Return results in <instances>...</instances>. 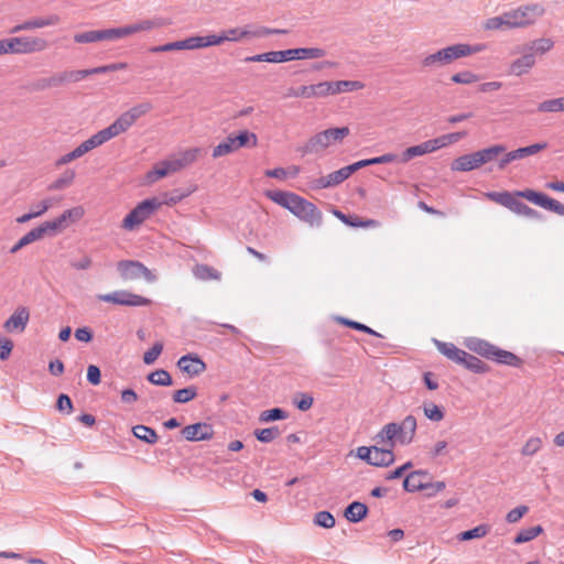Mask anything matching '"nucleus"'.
Wrapping results in <instances>:
<instances>
[{"label":"nucleus","instance_id":"obj_25","mask_svg":"<svg viewBox=\"0 0 564 564\" xmlns=\"http://www.w3.org/2000/svg\"><path fill=\"white\" fill-rule=\"evenodd\" d=\"M84 215V210L82 207H74L65 210L61 216L55 218L54 220L45 221L46 227L51 230V236H54L58 230H61L67 219L77 220L82 218Z\"/></svg>","mask_w":564,"mask_h":564},{"label":"nucleus","instance_id":"obj_18","mask_svg":"<svg viewBox=\"0 0 564 564\" xmlns=\"http://www.w3.org/2000/svg\"><path fill=\"white\" fill-rule=\"evenodd\" d=\"M177 367L189 377H196L203 373L207 368L206 364L194 354L182 356L177 361Z\"/></svg>","mask_w":564,"mask_h":564},{"label":"nucleus","instance_id":"obj_1","mask_svg":"<svg viewBox=\"0 0 564 564\" xmlns=\"http://www.w3.org/2000/svg\"><path fill=\"white\" fill-rule=\"evenodd\" d=\"M544 12V7L539 3L520 6L517 9L503 12L501 15L487 19L484 22V29L496 31L527 28L534 24Z\"/></svg>","mask_w":564,"mask_h":564},{"label":"nucleus","instance_id":"obj_28","mask_svg":"<svg viewBox=\"0 0 564 564\" xmlns=\"http://www.w3.org/2000/svg\"><path fill=\"white\" fill-rule=\"evenodd\" d=\"M459 365L474 373H486L489 371L487 364L467 351H465V356L462 357Z\"/></svg>","mask_w":564,"mask_h":564},{"label":"nucleus","instance_id":"obj_39","mask_svg":"<svg viewBox=\"0 0 564 564\" xmlns=\"http://www.w3.org/2000/svg\"><path fill=\"white\" fill-rule=\"evenodd\" d=\"M148 380L155 386L169 387L173 383L171 375L164 369H156L148 375Z\"/></svg>","mask_w":564,"mask_h":564},{"label":"nucleus","instance_id":"obj_33","mask_svg":"<svg viewBox=\"0 0 564 564\" xmlns=\"http://www.w3.org/2000/svg\"><path fill=\"white\" fill-rule=\"evenodd\" d=\"M397 423L386 424L381 431L375 436L377 443H389L391 447L397 443Z\"/></svg>","mask_w":564,"mask_h":564},{"label":"nucleus","instance_id":"obj_51","mask_svg":"<svg viewBox=\"0 0 564 564\" xmlns=\"http://www.w3.org/2000/svg\"><path fill=\"white\" fill-rule=\"evenodd\" d=\"M451 80L455 84L469 85V84L478 82L479 77H478V75L474 74L470 70H464V72L454 74L451 77Z\"/></svg>","mask_w":564,"mask_h":564},{"label":"nucleus","instance_id":"obj_35","mask_svg":"<svg viewBox=\"0 0 564 564\" xmlns=\"http://www.w3.org/2000/svg\"><path fill=\"white\" fill-rule=\"evenodd\" d=\"M132 433L138 440L143 441L147 444H154L158 441L155 430L145 425H135L132 429Z\"/></svg>","mask_w":564,"mask_h":564},{"label":"nucleus","instance_id":"obj_64","mask_svg":"<svg viewBox=\"0 0 564 564\" xmlns=\"http://www.w3.org/2000/svg\"><path fill=\"white\" fill-rule=\"evenodd\" d=\"M89 139L94 143V145L97 148V147L106 143L107 141L111 140L112 135H111L110 131L108 130V128H105V129L98 131L97 133L93 134Z\"/></svg>","mask_w":564,"mask_h":564},{"label":"nucleus","instance_id":"obj_54","mask_svg":"<svg viewBox=\"0 0 564 564\" xmlns=\"http://www.w3.org/2000/svg\"><path fill=\"white\" fill-rule=\"evenodd\" d=\"M542 447V440L540 437H530L522 447V455L533 456Z\"/></svg>","mask_w":564,"mask_h":564},{"label":"nucleus","instance_id":"obj_3","mask_svg":"<svg viewBox=\"0 0 564 564\" xmlns=\"http://www.w3.org/2000/svg\"><path fill=\"white\" fill-rule=\"evenodd\" d=\"M487 48L484 43L466 44L457 43L443 47L432 54L426 55L422 61L423 68H437L451 64L452 62L480 53Z\"/></svg>","mask_w":564,"mask_h":564},{"label":"nucleus","instance_id":"obj_46","mask_svg":"<svg viewBox=\"0 0 564 564\" xmlns=\"http://www.w3.org/2000/svg\"><path fill=\"white\" fill-rule=\"evenodd\" d=\"M280 435V430L278 426H271L262 430H256L254 436L259 442L262 443H270L274 438H276Z\"/></svg>","mask_w":564,"mask_h":564},{"label":"nucleus","instance_id":"obj_16","mask_svg":"<svg viewBox=\"0 0 564 564\" xmlns=\"http://www.w3.org/2000/svg\"><path fill=\"white\" fill-rule=\"evenodd\" d=\"M181 433L186 441L199 442L210 440L214 435V430L210 424L198 422L184 426Z\"/></svg>","mask_w":564,"mask_h":564},{"label":"nucleus","instance_id":"obj_23","mask_svg":"<svg viewBox=\"0 0 564 564\" xmlns=\"http://www.w3.org/2000/svg\"><path fill=\"white\" fill-rule=\"evenodd\" d=\"M522 56L514 59L510 65V73L516 76H522L535 65L533 53L527 51L524 46L520 50Z\"/></svg>","mask_w":564,"mask_h":564},{"label":"nucleus","instance_id":"obj_38","mask_svg":"<svg viewBox=\"0 0 564 564\" xmlns=\"http://www.w3.org/2000/svg\"><path fill=\"white\" fill-rule=\"evenodd\" d=\"M153 109V105L151 101L145 100L142 102H139L131 107L129 110L124 111L126 115L135 123L138 119L145 116Z\"/></svg>","mask_w":564,"mask_h":564},{"label":"nucleus","instance_id":"obj_26","mask_svg":"<svg viewBox=\"0 0 564 564\" xmlns=\"http://www.w3.org/2000/svg\"><path fill=\"white\" fill-rule=\"evenodd\" d=\"M480 166L481 163L477 151L469 154L460 155L459 158L455 159L452 163V170L459 172L473 171Z\"/></svg>","mask_w":564,"mask_h":564},{"label":"nucleus","instance_id":"obj_5","mask_svg":"<svg viewBox=\"0 0 564 564\" xmlns=\"http://www.w3.org/2000/svg\"><path fill=\"white\" fill-rule=\"evenodd\" d=\"M350 130L348 127L329 128L311 137L306 143L300 148L303 155L317 154L333 144L341 143L348 137Z\"/></svg>","mask_w":564,"mask_h":564},{"label":"nucleus","instance_id":"obj_58","mask_svg":"<svg viewBox=\"0 0 564 564\" xmlns=\"http://www.w3.org/2000/svg\"><path fill=\"white\" fill-rule=\"evenodd\" d=\"M194 273L202 280L217 279L219 273L207 264L196 265Z\"/></svg>","mask_w":564,"mask_h":564},{"label":"nucleus","instance_id":"obj_8","mask_svg":"<svg viewBox=\"0 0 564 564\" xmlns=\"http://www.w3.org/2000/svg\"><path fill=\"white\" fill-rule=\"evenodd\" d=\"M486 196L490 200L510 209L511 212H513L518 215L524 216L530 219H536V220L543 219V216L541 213L531 208L530 206H528L527 204H524L523 202H521L519 199L521 197L517 195V192H513V193H510L507 191L489 192L486 194Z\"/></svg>","mask_w":564,"mask_h":564},{"label":"nucleus","instance_id":"obj_47","mask_svg":"<svg viewBox=\"0 0 564 564\" xmlns=\"http://www.w3.org/2000/svg\"><path fill=\"white\" fill-rule=\"evenodd\" d=\"M75 178V172L72 170L65 171L57 180H55L50 186V189L58 191L70 185Z\"/></svg>","mask_w":564,"mask_h":564},{"label":"nucleus","instance_id":"obj_13","mask_svg":"<svg viewBox=\"0 0 564 564\" xmlns=\"http://www.w3.org/2000/svg\"><path fill=\"white\" fill-rule=\"evenodd\" d=\"M326 51L322 47H297L284 51H274L275 63H283L294 59H314L322 58Z\"/></svg>","mask_w":564,"mask_h":564},{"label":"nucleus","instance_id":"obj_24","mask_svg":"<svg viewBox=\"0 0 564 564\" xmlns=\"http://www.w3.org/2000/svg\"><path fill=\"white\" fill-rule=\"evenodd\" d=\"M45 235L51 236V230L46 227V224L43 223L39 227L30 230L22 238H20L18 240V242L10 249V252L17 253L19 250H21L25 246H28L36 240L42 239Z\"/></svg>","mask_w":564,"mask_h":564},{"label":"nucleus","instance_id":"obj_61","mask_svg":"<svg viewBox=\"0 0 564 564\" xmlns=\"http://www.w3.org/2000/svg\"><path fill=\"white\" fill-rule=\"evenodd\" d=\"M169 174H171V172H170L169 167H166L165 161H161V162L156 163L154 165L153 170L149 173V178L151 181H155V180L165 177Z\"/></svg>","mask_w":564,"mask_h":564},{"label":"nucleus","instance_id":"obj_31","mask_svg":"<svg viewBox=\"0 0 564 564\" xmlns=\"http://www.w3.org/2000/svg\"><path fill=\"white\" fill-rule=\"evenodd\" d=\"M437 349L441 354L447 357L449 360L459 365L462 357L465 356V350L456 347L452 343H444L436 340Z\"/></svg>","mask_w":564,"mask_h":564},{"label":"nucleus","instance_id":"obj_11","mask_svg":"<svg viewBox=\"0 0 564 564\" xmlns=\"http://www.w3.org/2000/svg\"><path fill=\"white\" fill-rule=\"evenodd\" d=\"M8 40V54H32L47 48L48 42L36 36H17Z\"/></svg>","mask_w":564,"mask_h":564},{"label":"nucleus","instance_id":"obj_41","mask_svg":"<svg viewBox=\"0 0 564 564\" xmlns=\"http://www.w3.org/2000/svg\"><path fill=\"white\" fill-rule=\"evenodd\" d=\"M489 532V527L486 524H479L470 530L464 531L458 534L459 541H470L474 539H481Z\"/></svg>","mask_w":564,"mask_h":564},{"label":"nucleus","instance_id":"obj_7","mask_svg":"<svg viewBox=\"0 0 564 564\" xmlns=\"http://www.w3.org/2000/svg\"><path fill=\"white\" fill-rule=\"evenodd\" d=\"M467 347L477 355L501 365L520 367L522 364V360L513 352L501 349L484 339L473 338L467 343Z\"/></svg>","mask_w":564,"mask_h":564},{"label":"nucleus","instance_id":"obj_29","mask_svg":"<svg viewBox=\"0 0 564 564\" xmlns=\"http://www.w3.org/2000/svg\"><path fill=\"white\" fill-rule=\"evenodd\" d=\"M368 513V507L359 501H352L345 509V517L348 521L357 523L361 521Z\"/></svg>","mask_w":564,"mask_h":564},{"label":"nucleus","instance_id":"obj_9","mask_svg":"<svg viewBox=\"0 0 564 564\" xmlns=\"http://www.w3.org/2000/svg\"><path fill=\"white\" fill-rule=\"evenodd\" d=\"M162 204L156 197L142 200L123 218L121 227L129 231L134 230L149 219Z\"/></svg>","mask_w":564,"mask_h":564},{"label":"nucleus","instance_id":"obj_55","mask_svg":"<svg viewBox=\"0 0 564 564\" xmlns=\"http://www.w3.org/2000/svg\"><path fill=\"white\" fill-rule=\"evenodd\" d=\"M313 397L308 393H297L294 397L293 403L300 411H307L313 405Z\"/></svg>","mask_w":564,"mask_h":564},{"label":"nucleus","instance_id":"obj_30","mask_svg":"<svg viewBox=\"0 0 564 564\" xmlns=\"http://www.w3.org/2000/svg\"><path fill=\"white\" fill-rule=\"evenodd\" d=\"M527 51L533 53V57L535 58V55H543L551 51L554 46V42L552 39L549 37H541L534 41H531L523 45Z\"/></svg>","mask_w":564,"mask_h":564},{"label":"nucleus","instance_id":"obj_44","mask_svg":"<svg viewBox=\"0 0 564 564\" xmlns=\"http://www.w3.org/2000/svg\"><path fill=\"white\" fill-rule=\"evenodd\" d=\"M236 144L234 141V137L229 135L224 142L216 145L213 150V158L217 159L224 155H227L229 153H232L236 151Z\"/></svg>","mask_w":564,"mask_h":564},{"label":"nucleus","instance_id":"obj_14","mask_svg":"<svg viewBox=\"0 0 564 564\" xmlns=\"http://www.w3.org/2000/svg\"><path fill=\"white\" fill-rule=\"evenodd\" d=\"M546 148H547L546 142H538V143L530 144L528 147L512 150L510 152H505V153H502L503 155L498 161V169L502 171L511 162L534 155V154L545 150Z\"/></svg>","mask_w":564,"mask_h":564},{"label":"nucleus","instance_id":"obj_49","mask_svg":"<svg viewBox=\"0 0 564 564\" xmlns=\"http://www.w3.org/2000/svg\"><path fill=\"white\" fill-rule=\"evenodd\" d=\"M423 411L424 415L433 422H440L444 419L443 409L434 403H425L423 405Z\"/></svg>","mask_w":564,"mask_h":564},{"label":"nucleus","instance_id":"obj_27","mask_svg":"<svg viewBox=\"0 0 564 564\" xmlns=\"http://www.w3.org/2000/svg\"><path fill=\"white\" fill-rule=\"evenodd\" d=\"M394 462V454L391 448H380L378 446H372V454H371V466L376 467H387L393 464Z\"/></svg>","mask_w":564,"mask_h":564},{"label":"nucleus","instance_id":"obj_62","mask_svg":"<svg viewBox=\"0 0 564 564\" xmlns=\"http://www.w3.org/2000/svg\"><path fill=\"white\" fill-rule=\"evenodd\" d=\"M48 86L50 88L53 87H59L64 85L65 83H70L68 70L61 72L57 74H54L51 77H47Z\"/></svg>","mask_w":564,"mask_h":564},{"label":"nucleus","instance_id":"obj_36","mask_svg":"<svg viewBox=\"0 0 564 564\" xmlns=\"http://www.w3.org/2000/svg\"><path fill=\"white\" fill-rule=\"evenodd\" d=\"M517 195L521 198H524L542 208L545 207V204L547 202L549 196L544 193L536 192L530 188L523 189V191H517Z\"/></svg>","mask_w":564,"mask_h":564},{"label":"nucleus","instance_id":"obj_48","mask_svg":"<svg viewBox=\"0 0 564 564\" xmlns=\"http://www.w3.org/2000/svg\"><path fill=\"white\" fill-rule=\"evenodd\" d=\"M338 322L341 323L343 325H346V326L352 328V329H356V330H359V332H362V333H366V334H369L372 336L381 337V335L379 333H377L376 330H373L372 328H370L369 326H367L362 323L351 321V319H348L345 317H338Z\"/></svg>","mask_w":564,"mask_h":564},{"label":"nucleus","instance_id":"obj_12","mask_svg":"<svg viewBox=\"0 0 564 564\" xmlns=\"http://www.w3.org/2000/svg\"><path fill=\"white\" fill-rule=\"evenodd\" d=\"M97 299L106 303L133 307L149 306L152 303L150 299L126 290H119L107 294H99L97 295Z\"/></svg>","mask_w":564,"mask_h":564},{"label":"nucleus","instance_id":"obj_6","mask_svg":"<svg viewBox=\"0 0 564 564\" xmlns=\"http://www.w3.org/2000/svg\"><path fill=\"white\" fill-rule=\"evenodd\" d=\"M467 347L477 355L501 365L520 367L522 364V360L513 352L501 349L484 339L473 338L467 343Z\"/></svg>","mask_w":564,"mask_h":564},{"label":"nucleus","instance_id":"obj_53","mask_svg":"<svg viewBox=\"0 0 564 564\" xmlns=\"http://www.w3.org/2000/svg\"><path fill=\"white\" fill-rule=\"evenodd\" d=\"M163 350V343L156 341L153 344V346L147 350L143 355V362L145 365H152L155 362V360L159 358V356L162 354Z\"/></svg>","mask_w":564,"mask_h":564},{"label":"nucleus","instance_id":"obj_50","mask_svg":"<svg viewBox=\"0 0 564 564\" xmlns=\"http://www.w3.org/2000/svg\"><path fill=\"white\" fill-rule=\"evenodd\" d=\"M250 140H251V147H256L258 143L257 135L247 130L241 131L237 137H234V141H235L237 150L242 147H248Z\"/></svg>","mask_w":564,"mask_h":564},{"label":"nucleus","instance_id":"obj_15","mask_svg":"<svg viewBox=\"0 0 564 564\" xmlns=\"http://www.w3.org/2000/svg\"><path fill=\"white\" fill-rule=\"evenodd\" d=\"M286 33V30H279V29H269V28H259L256 31H249L247 29H240V28H234L226 31H223L224 37H226V41H240L243 37H263L271 34H284Z\"/></svg>","mask_w":564,"mask_h":564},{"label":"nucleus","instance_id":"obj_40","mask_svg":"<svg viewBox=\"0 0 564 564\" xmlns=\"http://www.w3.org/2000/svg\"><path fill=\"white\" fill-rule=\"evenodd\" d=\"M543 532V528L541 525L530 527L527 529H522L514 538V544H522L529 542L536 538L539 534Z\"/></svg>","mask_w":564,"mask_h":564},{"label":"nucleus","instance_id":"obj_59","mask_svg":"<svg viewBox=\"0 0 564 564\" xmlns=\"http://www.w3.org/2000/svg\"><path fill=\"white\" fill-rule=\"evenodd\" d=\"M50 207H51V205L48 204V200H42L41 202V209H37L35 212H31V213L24 214V215L18 217L17 221L19 224L28 223V221H30L33 218L42 216L45 212L48 210Z\"/></svg>","mask_w":564,"mask_h":564},{"label":"nucleus","instance_id":"obj_56","mask_svg":"<svg viewBox=\"0 0 564 564\" xmlns=\"http://www.w3.org/2000/svg\"><path fill=\"white\" fill-rule=\"evenodd\" d=\"M185 50L184 40L170 42L163 45L152 46L150 48L151 53H163V52H172V51H181Z\"/></svg>","mask_w":564,"mask_h":564},{"label":"nucleus","instance_id":"obj_2","mask_svg":"<svg viewBox=\"0 0 564 564\" xmlns=\"http://www.w3.org/2000/svg\"><path fill=\"white\" fill-rule=\"evenodd\" d=\"M265 196L275 204L286 208L299 219L307 223L312 227L322 225V213L311 202L297 194L284 191H267Z\"/></svg>","mask_w":564,"mask_h":564},{"label":"nucleus","instance_id":"obj_57","mask_svg":"<svg viewBox=\"0 0 564 564\" xmlns=\"http://www.w3.org/2000/svg\"><path fill=\"white\" fill-rule=\"evenodd\" d=\"M199 152L200 150L198 148H193L187 149L176 155L183 164V167H186L197 160Z\"/></svg>","mask_w":564,"mask_h":564},{"label":"nucleus","instance_id":"obj_43","mask_svg":"<svg viewBox=\"0 0 564 564\" xmlns=\"http://www.w3.org/2000/svg\"><path fill=\"white\" fill-rule=\"evenodd\" d=\"M538 110L540 112H560L564 111L563 97L544 100L539 104Z\"/></svg>","mask_w":564,"mask_h":564},{"label":"nucleus","instance_id":"obj_20","mask_svg":"<svg viewBox=\"0 0 564 564\" xmlns=\"http://www.w3.org/2000/svg\"><path fill=\"white\" fill-rule=\"evenodd\" d=\"M347 170V166H344L326 176L316 178L312 182V187L315 189H323L337 186L350 176V173Z\"/></svg>","mask_w":564,"mask_h":564},{"label":"nucleus","instance_id":"obj_21","mask_svg":"<svg viewBox=\"0 0 564 564\" xmlns=\"http://www.w3.org/2000/svg\"><path fill=\"white\" fill-rule=\"evenodd\" d=\"M29 318H30V312H29L28 307L20 306L4 322L3 327L9 333H13V332L22 333L28 325Z\"/></svg>","mask_w":564,"mask_h":564},{"label":"nucleus","instance_id":"obj_32","mask_svg":"<svg viewBox=\"0 0 564 564\" xmlns=\"http://www.w3.org/2000/svg\"><path fill=\"white\" fill-rule=\"evenodd\" d=\"M133 124L134 122L128 117V115H126V112H123L107 128L110 131L112 138H116L128 131Z\"/></svg>","mask_w":564,"mask_h":564},{"label":"nucleus","instance_id":"obj_60","mask_svg":"<svg viewBox=\"0 0 564 564\" xmlns=\"http://www.w3.org/2000/svg\"><path fill=\"white\" fill-rule=\"evenodd\" d=\"M314 98H324L333 95L332 82H321L313 85Z\"/></svg>","mask_w":564,"mask_h":564},{"label":"nucleus","instance_id":"obj_45","mask_svg":"<svg viewBox=\"0 0 564 564\" xmlns=\"http://www.w3.org/2000/svg\"><path fill=\"white\" fill-rule=\"evenodd\" d=\"M288 417V413L281 408H273L270 410L262 411L260 413L259 420L262 423L284 420Z\"/></svg>","mask_w":564,"mask_h":564},{"label":"nucleus","instance_id":"obj_17","mask_svg":"<svg viewBox=\"0 0 564 564\" xmlns=\"http://www.w3.org/2000/svg\"><path fill=\"white\" fill-rule=\"evenodd\" d=\"M59 21H61V19L57 14H50L47 17L33 18V19H29L20 24L14 25L10 30V33L14 34V33H19L22 31H31V30L42 29V28H46V26H54V25H57L59 23Z\"/></svg>","mask_w":564,"mask_h":564},{"label":"nucleus","instance_id":"obj_37","mask_svg":"<svg viewBox=\"0 0 564 564\" xmlns=\"http://www.w3.org/2000/svg\"><path fill=\"white\" fill-rule=\"evenodd\" d=\"M333 95H337L346 91L359 90L365 87V84L359 80H337L332 82Z\"/></svg>","mask_w":564,"mask_h":564},{"label":"nucleus","instance_id":"obj_42","mask_svg":"<svg viewBox=\"0 0 564 564\" xmlns=\"http://www.w3.org/2000/svg\"><path fill=\"white\" fill-rule=\"evenodd\" d=\"M197 395V388L195 386H189L180 390H176L173 393V401L175 403H187L195 399Z\"/></svg>","mask_w":564,"mask_h":564},{"label":"nucleus","instance_id":"obj_22","mask_svg":"<svg viewBox=\"0 0 564 564\" xmlns=\"http://www.w3.org/2000/svg\"><path fill=\"white\" fill-rule=\"evenodd\" d=\"M429 474L425 470H415L406 475L403 480V488L405 491L415 492L421 490H427L429 486L426 479Z\"/></svg>","mask_w":564,"mask_h":564},{"label":"nucleus","instance_id":"obj_63","mask_svg":"<svg viewBox=\"0 0 564 564\" xmlns=\"http://www.w3.org/2000/svg\"><path fill=\"white\" fill-rule=\"evenodd\" d=\"M528 511L529 508L527 506H519L507 513L506 521L508 523H517Z\"/></svg>","mask_w":564,"mask_h":564},{"label":"nucleus","instance_id":"obj_4","mask_svg":"<svg viewBox=\"0 0 564 564\" xmlns=\"http://www.w3.org/2000/svg\"><path fill=\"white\" fill-rule=\"evenodd\" d=\"M156 26L152 20H142L133 24L124 25L121 28L106 29V30H91L83 33H76L74 41L76 43H95L100 41H113L131 34L149 31Z\"/></svg>","mask_w":564,"mask_h":564},{"label":"nucleus","instance_id":"obj_34","mask_svg":"<svg viewBox=\"0 0 564 564\" xmlns=\"http://www.w3.org/2000/svg\"><path fill=\"white\" fill-rule=\"evenodd\" d=\"M505 152L506 147L502 144H494L489 148L477 151L481 165L496 160Z\"/></svg>","mask_w":564,"mask_h":564},{"label":"nucleus","instance_id":"obj_19","mask_svg":"<svg viewBox=\"0 0 564 564\" xmlns=\"http://www.w3.org/2000/svg\"><path fill=\"white\" fill-rule=\"evenodd\" d=\"M416 419L413 415L405 416L401 423H397V442L401 445L412 443L416 432Z\"/></svg>","mask_w":564,"mask_h":564},{"label":"nucleus","instance_id":"obj_10","mask_svg":"<svg viewBox=\"0 0 564 564\" xmlns=\"http://www.w3.org/2000/svg\"><path fill=\"white\" fill-rule=\"evenodd\" d=\"M117 271L123 281H135L143 278L148 283L156 281V274L137 260H121L117 262Z\"/></svg>","mask_w":564,"mask_h":564},{"label":"nucleus","instance_id":"obj_52","mask_svg":"<svg viewBox=\"0 0 564 564\" xmlns=\"http://www.w3.org/2000/svg\"><path fill=\"white\" fill-rule=\"evenodd\" d=\"M314 523L318 527L330 529L335 525V518L328 511H319L314 517Z\"/></svg>","mask_w":564,"mask_h":564}]
</instances>
